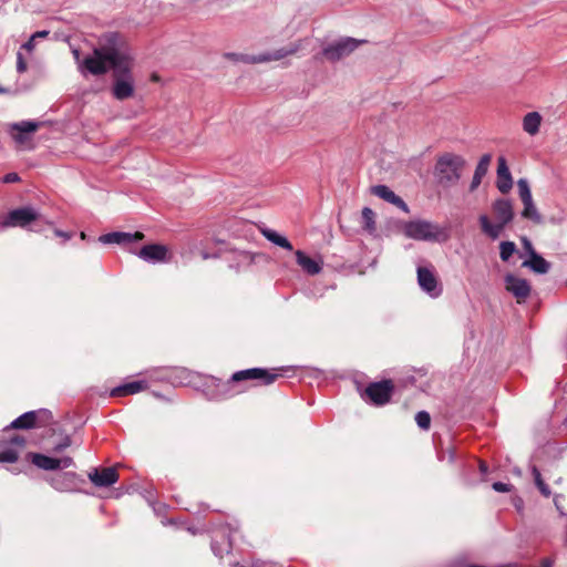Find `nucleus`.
I'll list each match as a JSON object with an SVG mask.
<instances>
[{"label": "nucleus", "instance_id": "nucleus-5", "mask_svg": "<svg viewBox=\"0 0 567 567\" xmlns=\"http://www.w3.org/2000/svg\"><path fill=\"white\" fill-rule=\"evenodd\" d=\"M280 374L271 372L262 368H251L235 372L227 382H220L217 384L220 391V398H229L234 395L230 390L233 382H240L246 380H260L262 384L269 385L274 383Z\"/></svg>", "mask_w": 567, "mask_h": 567}, {"label": "nucleus", "instance_id": "nucleus-44", "mask_svg": "<svg viewBox=\"0 0 567 567\" xmlns=\"http://www.w3.org/2000/svg\"><path fill=\"white\" fill-rule=\"evenodd\" d=\"M179 528L186 529L192 535H196L202 530L199 528H195L194 526L183 523L181 519H179Z\"/></svg>", "mask_w": 567, "mask_h": 567}, {"label": "nucleus", "instance_id": "nucleus-53", "mask_svg": "<svg viewBox=\"0 0 567 567\" xmlns=\"http://www.w3.org/2000/svg\"><path fill=\"white\" fill-rule=\"evenodd\" d=\"M0 228H2V221L0 220Z\"/></svg>", "mask_w": 567, "mask_h": 567}, {"label": "nucleus", "instance_id": "nucleus-40", "mask_svg": "<svg viewBox=\"0 0 567 567\" xmlns=\"http://www.w3.org/2000/svg\"><path fill=\"white\" fill-rule=\"evenodd\" d=\"M27 70V63L22 56V53L19 51L17 53V71L19 73H23Z\"/></svg>", "mask_w": 567, "mask_h": 567}, {"label": "nucleus", "instance_id": "nucleus-19", "mask_svg": "<svg viewBox=\"0 0 567 567\" xmlns=\"http://www.w3.org/2000/svg\"><path fill=\"white\" fill-rule=\"evenodd\" d=\"M496 186L502 194H507L513 187V177L504 156H499L497 159Z\"/></svg>", "mask_w": 567, "mask_h": 567}, {"label": "nucleus", "instance_id": "nucleus-31", "mask_svg": "<svg viewBox=\"0 0 567 567\" xmlns=\"http://www.w3.org/2000/svg\"><path fill=\"white\" fill-rule=\"evenodd\" d=\"M361 218H362V227L365 231H368L369 234H373L375 231V214L374 212L369 208V207H364L362 209V215H361Z\"/></svg>", "mask_w": 567, "mask_h": 567}, {"label": "nucleus", "instance_id": "nucleus-4", "mask_svg": "<svg viewBox=\"0 0 567 567\" xmlns=\"http://www.w3.org/2000/svg\"><path fill=\"white\" fill-rule=\"evenodd\" d=\"M402 231L405 237L420 241H439L446 238V234L440 225L425 219L404 223Z\"/></svg>", "mask_w": 567, "mask_h": 567}, {"label": "nucleus", "instance_id": "nucleus-25", "mask_svg": "<svg viewBox=\"0 0 567 567\" xmlns=\"http://www.w3.org/2000/svg\"><path fill=\"white\" fill-rule=\"evenodd\" d=\"M491 161H492L491 154H484L480 158V161L476 165L472 182H471V186H470V189L472 192L475 190L482 183V178L486 175L489 164H491Z\"/></svg>", "mask_w": 567, "mask_h": 567}, {"label": "nucleus", "instance_id": "nucleus-46", "mask_svg": "<svg viewBox=\"0 0 567 567\" xmlns=\"http://www.w3.org/2000/svg\"><path fill=\"white\" fill-rule=\"evenodd\" d=\"M478 467H480V472H481V474H482V477H483V480H484V478H485V476H486V475H487V473H488V466H487V464H486L485 462L480 461V465H478Z\"/></svg>", "mask_w": 567, "mask_h": 567}, {"label": "nucleus", "instance_id": "nucleus-9", "mask_svg": "<svg viewBox=\"0 0 567 567\" xmlns=\"http://www.w3.org/2000/svg\"><path fill=\"white\" fill-rule=\"evenodd\" d=\"M50 419L51 412L49 410L40 409L37 411H28L13 420L8 429L29 430L44 424Z\"/></svg>", "mask_w": 567, "mask_h": 567}, {"label": "nucleus", "instance_id": "nucleus-12", "mask_svg": "<svg viewBox=\"0 0 567 567\" xmlns=\"http://www.w3.org/2000/svg\"><path fill=\"white\" fill-rule=\"evenodd\" d=\"M416 274L417 284L425 293H427L431 298H437L439 296H441L442 287L432 267L419 266Z\"/></svg>", "mask_w": 567, "mask_h": 567}, {"label": "nucleus", "instance_id": "nucleus-16", "mask_svg": "<svg viewBox=\"0 0 567 567\" xmlns=\"http://www.w3.org/2000/svg\"><path fill=\"white\" fill-rule=\"evenodd\" d=\"M39 123L34 121H21L10 125V134L12 140L20 146L29 141V135L35 132Z\"/></svg>", "mask_w": 567, "mask_h": 567}, {"label": "nucleus", "instance_id": "nucleus-27", "mask_svg": "<svg viewBox=\"0 0 567 567\" xmlns=\"http://www.w3.org/2000/svg\"><path fill=\"white\" fill-rule=\"evenodd\" d=\"M543 117L538 112H529L523 117V130L534 136L539 132Z\"/></svg>", "mask_w": 567, "mask_h": 567}, {"label": "nucleus", "instance_id": "nucleus-48", "mask_svg": "<svg viewBox=\"0 0 567 567\" xmlns=\"http://www.w3.org/2000/svg\"><path fill=\"white\" fill-rule=\"evenodd\" d=\"M48 34H49V31L43 30V31H38V32L33 33L32 37L34 39L45 38Z\"/></svg>", "mask_w": 567, "mask_h": 567}, {"label": "nucleus", "instance_id": "nucleus-20", "mask_svg": "<svg viewBox=\"0 0 567 567\" xmlns=\"http://www.w3.org/2000/svg\"><path fill=\"white\" fill-rule=\"evenodd\" d=\"M371 193L374 196H377L390 204H393L394 206H396L404 213H409V206L406 205V203L400 196H398L392 189H390L386 185H375L371 188Z\"/></svg>", "mask_w": 567, "mask_h": 567}, {"label": "nucleus", "instance_id": "nucleus-33", "mask_svg": "<svg viewBox=\"0 0 567 567\" xmlns=\"http://www.w3.org/2000/svg\"><path fill=\"white\" fill-rule=\"evenodd\" d=\"M532 473L534 476L535 484L538 487L539 492L545 497H548L550 495V489H549L548 485L543 481L539 470L536 466H533Z\"/></svg>", "mask_w": 567, "mask_h": 567}, {"label": "nucleus", "instance_id": "nucleus-41", "mask_svg": "<svg viewBox=\"0 0 567 567\" xmlns=\"http://www.w3.org/2000/svg\"><path fill=\"white\" fill-rule=\"evenodd\" d=\"M493 489L498 493H506L511 491V485L503 482H495L492 485Z\"/></svg>", "mask_w": 567, "mask_h": 567}, {"label": "nucleus", "instance_id": "nucleus-23", "mask_svg": "<svg viewBox=\"0 0 567 567\" xmlns=\"http://www.w3.org/2000/svg\"><path fill=\"white\" fill-rule=\"evenodd\" d=\"M296 260L301 269L310 276L318 275L322 270V260L315 259L306 255L302 250H296Z\"/></svg>", "mask_w": 567, "mask_h": 567}, {"label": "nucleus", "instance_id": "nucleus-15", "mask_svg": "<svg viewBox=\"0 0 567 567\" xmlns=\"http://www.w3.org/2000/svg\"><path fill=\"white\" fill-rule=\"evenodd\" d=\"M144 238V234L141 231L125 233V231H113L107 233L99 237V241L104 245L116 244L123 247L132 249L131 246L135 243L141 241Z\"/></svg>", "mask_w": 567, "mask_h": 567}, {"label": "nucleus", "instance_id": "nucleus-32", "mask_svg": "<svg viewBox=\"0 0 567 567\" xmlns=\"http://www.w3.org/2000/svg\"><path fill=\"white\" fill-rule=\"evenodd\" d=\"M151 506L153 507L155 515L157 517L162 518L161 522L164 526H166L167 524H171V525L175 524V519L173 517L167 520L165 519L167 511H168V506L166 504L156 502V503H151Z\"/></svg>", "mask_w": 567, "mask_h": 567}, {"label": "nucleus", "instance_id": "nucleus-17", "mask_svg": "<svg viewBox=\"0 0 567 567\" xmlns=\"http://www.w3.org/2000/svg\"><path fill=\"white\" fill-rule=\"evenodd\" d=\"M506 290L509 291L520 303L526 300L530 293V285L526 279L507 275L505 277Z\"/></svg>", "mask_w": 567, "mask_h": 567}, {"label": "nucleus", "instance_id": "nucleus-3", "mask_svg": "<svg viewBox=\"0 0 567 567\" xmlns=\"http://www.w3.org/2000/svg\"><path fill=\"white\" fill-rule=\"evenodd\" d=\"M465 165V159L455 154L446 153L440 156L435 164V177L443 187L455 185L461 178V169Z\"/></svg>", "mask_w": 567, "mask_h": 567}, {"label": "nucleus", "instance_id": "nucleus-36", "mask_svg": "<svg viewBox=\"0 0 567 567\" xmlns=\"http://www.w3.org/2000/svg\"><path fill=\"white\" fill-rule=\"evenodd\" d=\"M517 187H518V194L522 199V203L533 198L532 192L529 188V184L526 179H524V178L518 179Z\"/></svg>", "mask_w": 567, "mask_h": 567}, {"label": "nucleus", "instance_id": "nucleus-50", "mask_svg": "<svg viewBox=\"0 0 567 567\" xmlns=\"http://www.w3.org/2000/svg\"><path fill=\"white\" fill-rule=\"evenodd\" d=\"M73 53H74L75 59L79 61V56H80L79 51L74 50Z\"/></svg>", "mask_w": 567, "mask_h": 567}, {"label": "nucleus", "instance_id": "nucleus-29", "mask_svg": "<svg viewBox=\"0 0 567 567\" xmlns=\"http://www.w3.org/2000/svg\"><path fill=\"white\" fill-rule=\"evenodd\" d=\"M524 209L522 210V217L534 221L535 224L542 223V215L538 213L533 198L523 202Z\"/></svg>", "mask_w": 567, "mask_h": 567}, {"label": "nucleus", "instance_id": "nucleus-2", "mask_svg": "<svg viewBox=\"0 0 567 567\" xmlns=\"http://www.w3.org/2000/svg\"><path fill=\"white\" fill-rule=\"evenodd\" d=\"M495 223L487 215H481L478 223L482 231L491 239H497L504 228L514 219L513 205L509 199L498 198L492 205Z\"/></svg>", "mask_w": 567, "mask_h": 567}, {"label": "nucleus", "instance_id": "nucleus-18", "mask_svg": "<svg viewBox=\"0 0 567 567\" xmlns=\"http://www.w3.org/2000/svg\"><path fill=\"white\" fill-rule=\"evenodd\" d=\"M87 476L96 487L112 486L118 480V474L114 467L93 468Z\"/></svg>", "mask_w": 567, "mask_h": 567}, {"label": "nucleus", "instance_id": "nucleus-35", "mask_svg": "<svg viewBox=\"0 0 567 567\" xmlns=\"http://www.w3.org/2000/svg\"><path fill=\"white\" fill-rule=\"evenodd\" d=\"M516 251V245L513 241H502L499 245V257L503 261H508Z\"/></svg>", "mask_w": 567, "mask_h": 567}, {"label": "nucleus", "instance_id": "nucleus-7", "mask_svg": "<svg viewBox=\"0 0 567 567\" xmlns=\"http://www.w3.org/2000/svg\"><path fill=\"white\" fill-rule=\"evenodd\" d=\"M237 533L236 528H231L229 525L221 526L214 530L212 536V550L218 558H223L225 555L230 554L233 549V538Z\"/></svg>", "mask_w": 567, "mask_h": 567}, {"label": "nucleus", "instance_id": "nucleus-21", "mask_svg": "<svg viewBox=\"0 0 567 567\" xmlns=\"http://www.w3.org/2000/svg\"><path fill=\"white\" fill-rule=\"evenodd\" d=\"M301 48V41L296 43H290L285 48L277 49L275 51L266 52L258 54V58L255 61H259V63L270 62V61H279L288 55H292L297 53Z\"/></svg>", "mask_w": 567, "mask_h": 567}, {"label": "nucleus", "instance_id": "nucleus-22", "mask_svg": "<svg viewBox=\"0 0 567 567\" xmlns=\"http://www.w3.org/2000/svg\"><path fill=\"white\" fill-rule=\"evenodd\" d=\"M24 439L21 436H13L10 440L9 446L0 451V463H14L19 458V453L24 446Z\"/></svg>", "mask_w": 567, "mask_h": 567}, {"label": "nucleus", "instance_id": "nucleus-38", "mask_svg": "<svg viewBox=\"0 0 567 567\" xmlns=\"http://www.w3.org/2000/svg\"><path fill=\"white\" fill-rule=\"evenodd\" d=\"M190 254L193 256H200L202 259H208V258H212V257H217L218 254H209L206 248L203 246V243L198 245H196L192 250H190Z\"/></svg>", "mask_w": 567, "mask_h": 567}, {"label": "nucleus", "instance_id": "nucleus-34", "mask_svg": "<svg viewBox=\"0 0 567 567\" xmlns=\"http://www.w3.org/2000/svg\"><path fill=\"white\" fill-rule=\"evenodd\" d=\"M225 58L233 60L235 62H243V63H247V64L259 63V61H255L258 58V55L229 52V53L225 54Z\"/></svg>", "mask_w": 567, "mask_h": 567}, {"label": "nucleus", "instance_id": "nucleus-10", "mask_svg": "<svg viewBox=\"0 0 567 567\" xmlns=\"http://www.w3.org/2000/svg\"><path fill=\"white\" fill-rule=\"evenodd\" d=\"M39 213L31 206H25L11 210L2 220V228L27 227L30 223L39 218Z\"/></svg>", "mask_w": 567, "mask_h": 567}, {"label": "nucleus", "instance_id": "nucleus-39", "mask_svg": "<svg viewBox=\"0 0 567 567\" xmlns=\"http://www.w3.org/2000/svg\"><path fill=\"white\" fill-rule=\"evenodd\" d=\"M522 244L524 250L528 254L529 258L533 257V252H536V250L534 249L532 241L527 237H523Z\"/></svg>", "mask_w": 567, "mask_h": 567}, {"label": "nucleus", "instance_id": "nucleus-6", "mask_svg": "<svg viewBox=\"0 0 567 567\" xmlns=\"http://www.w3.org/2000/svg\"><path fill=\"white\" fill-rule=\"evenodd\" d=\"M360 43L361 41L354 38H341L327 44L322 49V54L327 60L336 62L350 55Z\"/></svg>", "mask_w": 567, "mask_h": 567}, {"label": "nucleus", "instance_id": "nucleus-28", "mask_svg": "<svg viewBox=\"0 0 567 567\" xmlns=\"http://www.w3.org/2000/svg\"><path fill=\"white\" fill-rule=\"evenodd\" d=\"M261 234L266 239H268L274 245L279 246L287 250H292V245L290 244V241L285 236L278 234L276 230H272L270 228H262Z\"/></svg>", "mask_w": 567, "mask_h": 567}, {"label": "nucleus", "instance_id": "nucleus-47", "mask_svg": "<svg viewBox=\"0 0 567 567\" xmlns=\"http://www.w3.org/2000/svg\"><path fill=\"white\" fill-rule=\"evenodd\" d=\"M54 234L58 236V237H62L64 240H69L71 238V236L68 234V233H64L62 230H59L56 229L54 231Z\"/></svg>", "mask_w": 567, "mask_h": 567}, {"label": "nucleus", "instance_id": "nucleus-1", "mask_svg": "<svg viewBox=\"0 0 567 567\" xmlns=\"http://www.w3.org/2000/svg\"><path fill=\"white\" fill-rule=\"evenodd\" d=\"M79 68L82 72L86 71L93 75H101L112 70V92L117 100H126L134 93V81L131 73L132 60L117 33L104 34L92 54L79 62Z\"/></svg>", "mask_w": 567, "mask_h": 567}, {"label": "nucleus", "instance_id": "nucleus-26", "mask_svg": "<svg viewBox=\"0 0 567 567\" xmlns=\"http://www.w3.org/2000/svg\"><path fill=\"white\" fill-rule=\"evenodd\" d=\"M522 267L529 268L535 274L545 275L550 269V262L538 252H533V257L523 261Z\"/></svg>", "mask_w": 567, "mask_h": 567}, {"label": "nucleus", "instance_id": "nucleus-51", "mask_svg": "<svg viewBox=\"0 0 567 567\" xmlns=\"http://www.w3.org/2000/svg\"><path fill=\"white\" fill-rule=\"evenodd\" d=\"M7 92H8V90H7V89H4V87L0 86V94H4V93H7Z\"/></svg>", "mask_w": 567, "mask_h": 567}, {"label": "nucleus", "instance_id": "nucleus-30", "mask_svg": "<svg viewBox=\"0 0 567 567\" xmlns=\"http://www.w3.org/2000/svg\"><path fill=\"white\" fill-rule=\"evenodd\" d=\"M200 375L185 368H179V385L197 386Z\"/></svg>", "mask_w": 567, "mask_h": 567}, {"label": "nucleus", "instance_id": "nucleus-24", "mask_svg": "<svg viewBox=\"0 0 567 567\" xmlns=\"http://www.w3.org/2000/svg\"><path fill=\"white\" fill-rule=\"evenodd\" d=\"M148 386L145 380H137L124 383L111 390L112 396H125L140 393Z\"/></svg>", "mask_w": 567, "mask_h": 567}, {"label": "nucleus", "instance_id": "nucleus-37", "mask_svg": "<svg viewBox=\"0 0 567 567\" xmlns=\"http://www.w3.org/2000/svg\"><path fill=\"white\" fill-rule=\"evenodd\" d=\"M415 422L422 430H429L431 425V416L426 411H420L415 415Z\"/></svg>", "mask_w": 567, "mask_h": 567}, {"label": "nucleus", "instance_id": "nucleus-52", "mask_svg": "<svg viewBox=\"0 0 567 567\" xmlns=\"http://www.w3.org/2000/svg\"><path fill=\"white\" fill-rule=\"evenodd\" d=\"M81 238L84 239L85 238V234L84 233H81Z\"/></svg>", "mask_w": 567, "mask_h": 567}, {"label": "nucleus", "instance_id": "nucleus-42", "mask_svg": "<svg viewBox=\"0 0 567 567\" xmlns=\"http://www.w3.org/2000/svg\"><path fill=\"white\" fill-rule=\"evenodd\" d=\"M71 445V439L65 436L61 443L56 444L53 449L54 452H62L64 449Z\"/></svg>", "mask_w": 567, "mask_h": 567}, {"label": "nucleus", "instance_id": "nucleus-49", "mask_svg": "<svg viewBox=\"0 0 567 567\" xmlns=\"http://www.w3.org/2000/svg\"><path fill=\"white\" fill-rule=\"evenodd\" d=\"M542 567H553V560L544 559L542 563Z\"/></svg>", "mask_w": 567, "mask_h": 567}, {"label": "nucleus", "instance_id": "nucleus-8", "mask_svg": "<svg viewBox=\"0 0 567 567\" xmlns=\"http://www.w3.org/2000/svg\"><path fill=\"white\" fill-rule=\"evenodd\" d=\"M392 391L393 384L390 380L373 382L365 388L362 398L373 405L381 406L390 401Z\"/></svg>", "mask_w": 567, "mask_h": 567}, {"label": "nucleus", "instance_id": "nucleus-43", "mask_svg": "<svg viewBox=\"0 0 567 567\" xmlns=\"http://www.w3.org/2000/svg\"><path fill=\"white\" fill-rule=\"evenodd\" d=\"M20 181V177L17 173H8L2 177V182L6 184L17 183Z\"/></svg>", "mask_w": 567, "mask_h": 567}, {"label": "nucleus", "instance_id": "nucleus-45", "mask_svg": "<svg viewBox=\"0 0 567 567\" xmlns=\"http://www.w3.org/2000/svg\"><path fill=\"white\" fill-rule=\"evenodd\" d=\"M34 41L35 39L31 35V38L21 47V49L31 52L34 49Z\"/></svg>", "mask_w": 567, "mask_h": 567}, {"label": "nucleus", "instance_id": "nucleus-11", "mask_svg": "<svg viewBox=\"0 0 567 567\" xmlns=\"http://www.w3.org/2000/svg\"><path fill=\"white\" fill-rule=\"evenodd\" d=\"M130 251L142 260L153 265L167 262L171 259V254L166 246L158 244L144 245L137 251L134 249H130Z\"/></svg>", "mask_w": 567, "mask_h": 567}, {"label": "nucleus", "instance_id": "nucleus-13", "mask_svg": "<svg viewBox=\"0 0 567 567\" xmlns=\"http://www.w3.org/2000/svg\"><path fill=\"white\" fill-rule=\"evenodd\" d=\"M32 463L44 471H56L69 468L74 465L72 457L63 456L61 458H55L51 456H47L40 453H31L30 454Z\"/></svg>", "mask_w": 567, "mask_h": 567}, {"label": "nucleus", "instance_id": "nucleus-14", "mask_svg": "<svg viewBox=\"0 0 567 567\" xmlns=\"http://www.w3.org/2000/svg\"><path fill=\"white\" fill-rule=\"evenodd\" d=\"M48 482L58 492L73 493L79 491L82 480L74 472H62L51 476Z\"/></svg>", "mask_w": 567, "mask_h": 567}]
</instances>
